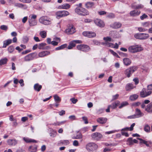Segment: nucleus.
<instances>
[{"label":"nucleus","instance_id":"obj_1","mask_svg":"<svg viewBox=\"0 0 152 152\" xmlns=\"http://www.w3.org/2000/svg\"><path fill=\"white\" fill-rule=\"evenodd\" d=\"M75 12L78 15L84 16L89 15L88 10L83 7H76L75 9Z\"/></svg>","mask_w":152,"mask_h":152},{"label":"nucleus","instance_id":"obj_2","mask_svg":"<svg viewBox=\"0 0 152 152\" xmlns=\"http://www.w3.org/2000/svg\"><path fill=\"white\" fill-rule=\"evenodd\" d=\"M86 148L89 152H92L98 148V146L94 142H91L87 143L86 145Z\"/></svg>","mask_w":152,"mask_h":152},{"label":"nucleus","instance_id":"obj_3","mask_svg":"<svg viewBox=\"0 0 152 152\" xmlns=\"http://www.w3.org/2000/svg\"><path fill=\"white\" fill-rule=\"evenodd\" d=\"M143 50L142 48L138 45H131L128 48L129 51L132 53H134L141 51Z\"/></svg>","mask_w":152,"mask_h":152},{"label":"nucleus","instance_id":"obj_4","mask_svg":"<svg viewBox=\"0 0 152 152\" xmlns=\"http://www.w3.org/2000/svg\"><path fill=\"white\" fill-rule=\"evenodd\" d=\"M137 69V67L136 66L131 67L126 69L124 71V73L127 77L129 78Z\"/></svg>","mask_w":152,"mask_h":152},{"label":"nucleus","instance_id":"obj_5","mask_svg":"<svg viewBox=\"0 0 152 152\" xmlns=\"http://www.w3.org/2000/svg\"><path fill=\"white\" fill-rule=\"evenodd\" d=\"M37 56V53L36 52L29 53L25 56L23 59L25 61H30L34 59Z\"/></svg>","mask_w":152,"mask_h":152},{"label":"nucleus","instance_id":"obj_6","mask_svg":"<svg viewBox=\"0 0 152 152\" xmlns=\"http://www.w3.org/2000/svg\"><path fill=\"white\" fill-rule=\"evenodd\" d=\"M39 22L44 25H48L51 23V20L45 16L42 17L39 19Z\"/></svg>","mask_w":152,"mask_h":152},{"label":"nucleus","instance_id":"obj_7","mask_svg":"<svg viewBox=\"0 0 152 152\" xmlns=\"http://www.w3.org/2000/svg\"><path fill=\"white\" fill-rule=\"evenodd\" d=\"M76 48L77 50L84 52H88L90 49L89 46L86 45H77Z\"/></svg>","mask_w":152,"mask_h":152},{"label":"nucleus","instance_id":"obj_8","mask_svg":"<svg viewBox=\"0 0 152 152\" xmlns=\"http://www.w3.org/2000/svg\"><path fill=\"white\" fill-rule=\"evenodd\" d=\"M134 37L137 39H145L149 37V35L148 34H146L137 33L134 35Z\"/></svg>","mask_w":152,"mask_h":152},{"label":"nucleus","instance_id":"obj_9","mask_svg":"<svg viewBox=\"0 0 152 152\" xmlns=\"http://www.w3.org/2000/svg\"><path fill=\"white\" fill-rule=\"evenodd\" d=\"M102 135L99 132H95L92 134L91 137L92 139L94 140L99 141L102 137Z\"/></svg>","mask_w":152,"mask_h":152},{"label":"nucleus","instance_id":"obj_10","mask_svg":"<svg viewBox=\"0 0 152 152\" xmlns=\"http://www.w3.org/2000/svg\"><path fill=\"white\" fill-rule=\"evenodd\" d=\"M151 91H148L143 88L140 92V96L142 97H145L151 94Z\"/></svg>","mask_w":152,"mask_h":152},{"label":"nucleus","instance_id":"obj_11","mask_svg":"<svg viewBox=\"0 0 152 152\" xmlns=\"http://www.w3.org/2000/svg\"><path fill=\"white\" fill-rule=\"evenodd\" d=\"M103 39L105 41L104 42H102V44L105 46L109 47V46L112 43H110L109 42L113 41V40L109 37H104Z\"/></svg>","mask_w":152,"mask_h":152},{"label":"nucleus","instance_id":"obj_12","mask_svg":"<svg viewBox=\"0 0 152 152\" xmlns=\"http://www.w3.org/2000/svg\"><path fill=\"white\" fill-rule=\"evenodd\" d=\"M95 24L97 26L101 27H103L104 26V24L102 20L100 19H96L94 20Z\"/></svg>","mask_w":152,"mask_h":152},{"label":"nucleus","instance_id":"obj_13","mask_svg":"<svg viewBox=\"0 0 152 152\" xmlns=\"http://www.w3.org/2000/svg\"><path fill=\"white\" fill-rule=\"evenodd\" d=\"M7 142L8 145L13 146H15L17 144L18 141L15 139H9L7 140Z\"/></svg>","mask_w":152,"mask_h":152},{"label":"nucleus","instance_id":"obj_14","mask_svg":"<svg viewBox=\"0 0 152 152\" xmlns=\"http://www.w3.org/2000/svg\"><path fill=\"white\" fill-rule=\"evenodd\" d=\"M66 32L68 34H72L75 32V29L72 26H69L68 28L66 29Z\"/></svg>","mask_w":152,"mask_h":152},{"label":"nucleus","instance_id":"obj_15","mask_svg":"<svg viewBox=\"0 0 152 152\" xmlns=\"http://www.w3.org/2000/svg\"><path fill=\"white\" fill-rule=\"evenodd\" d=\"M137 118H139L142 117L144 115V113H142L140 110L137 108L135 110V114Z\"/></svg>","mask_w":152,"mask_h":152},{"label":"nucleus","instance_id":"obj_16","mask_svg":"<svg viewBox=\"0 0 152 152\" xmlns=\"http://www.w3.org/2000/svg\"><path fill=\"white\" fill-rule=\"evenodd\" d=\"M28 22L30 26H33L37 25V22L35 20L28 18Z\"/></svg>","mask_w":152,"mask_h":152},{"label":"nucleus","instance_id":"obj_17","mask_svg":"<svg viewBox=\"0 0 152 152\" xmlns=\"http://www.w3.org/2000/svg\"><path fill=\"white\" fill-rule=\"evenodd\" d=\"M14 5L15 7L24 9H26L27 8V6L26 5L20 3H15L14 4Z\"/></svg>","mask_w":152,"mask_h":152},{"label":"nucleus","instance_id":"obj_18","mask_svg":"<svg viewBox=\"0 0 152 152\" xmlns=\"http://www.w3.org/2000/svg\"><path fill=\"white\" fill-rule=\"evenodd\" d=\"M50 53L48 51H44L39 53V56L40 57H42L46 56L49 55Z\"/></svg>","mask_w":152,"mask_h":152},{"label":"nucleus","instance_id":"obj_19","mask_svg":"<svg viewBox=\"0 0 152 152\" xmlns=\"http://www.w3.org/2000/svg\"><path fill=\"white\" fill-rule=\"evenodd\" d=\"M70 7V5L68 4H64L62 5L59 6L58 8L60 9L67 10Z\"/></svg>","mask_w":152,"mask_h":152},{"label":"nucleus","instance_id":"obj_20","mask_svg":"<svg viewBox=\"0 0 152 152\" xmlns=\"http://www.w3.org/2000/svg\"><path fill=\"white\" fill-rule=\"evenodd\" d=\"M140 11L137 10H134L131 11L130 12V15L132 16H135L139 15L140 13Z\"/></svg>","mask_w":152,"mask_h":152},{"label":"nucleus","instance_id":"obj_21","mask_svg":"<svg viewBox=\"0 0 152 152\" xmlns=\"http://www.w3.org/2000/svg\"><path fill=\"white\" fill-rule=\"evenodd\" d=\"M107 120L106 118L100 117L97 119V121L100 124H104L106 122Z\"/></svg>","mask_w":152,"mask_h":152},{"label":"nucleus","instance_id":"obj_22","mask_svg":"<svg viewBox=\"0 0 152 152\" xmlns=\"http://www.w3.org/2000/svg\"><path fill=\"white\" fill-rule=\"evenodd\" d=\"M145 110L149 113H152V102H151L147 106Z\"/></svg>","mask_w":152,"mask_h":152},{"label":"nucleus","instance_id":"obj_23","mask_svg":"<svg viewBox=\"0 0 152 152\" xmlns=\"http://www.w3.org/2000/svg\"><path fill=\"white\" fill-rule=\"evenodd\" d=\"M37 146L34 145L30 146L28 148V150L30 152H36L37 151Z\"/></svg>","mask_w":152,"mask_h":152},{"label":"nucleus","instance_id":"obj_24","mask_svg":"<svg viewBox=\"0 0 152 152\" xmlns=\"http://www.w3.org/2000/svg\"><path fill=\"white\" fill-rule=\"evenodd\" d=\"M122 24L121 23L119 22H115L112 24L111 26L115 29H117L120 28Z\"/></svg>","mask_w":152,"mask_h":152},{"label":"nucleus","instance_id":"obj_25","mask_svg":"<svg viewBox=\"0 0 152 152\" xmlns=\"http://www.w3.org/2000/svg\"><path fill=\"white\" fill-rule=\"evenodd\" d=\"M23 140L27 143L33 142L36 143L37 142V141L34 139H30L28 137H23Z\"/></svg>","mask_w":152,"mask_h":152},{"label":"nucleus","instance_id":"obj_26","mask_svg":"<svg viewBox=\"0 0 152 152\" xmlns=\"http://www.w3.org/2000/svg\"><path fill=\"white\" fill-rule=\"evenodd\" d=\"M124 64L126 66L130 65L131 63V61L130 59L128 58H125L123 59Z\"/></svg>","mask_w":152,"mask_h":152},{"label":"nucleus","instance_id":"obj_27","mask_svg":"<svg viewBox=\"0 0 152 152\" xmlns=\"http://www.w3.org/2000/svg\"><path fill=\"white\" fill-rule=\"evenodd\" d=\"M131 6L134 9H139L143 7V6L141 4H132Z\"/></svg>","mask_w":152,"mask_h":152},{"label":"nucleus","instance_id":"obj_28","mask_svg":"<svg viewBox=\"0 0 152 152\" xmlns=\"http://www.w3.org/2000/svg\"><path fill=\"white\" fill-rule=\"evenodd\" d=\"M12 42V40L11 39H9L4 41L2 47L3 48H6L7 45L11 43Z\"/></svg>","mask_w":152,"mask_h":152},{"label":"nucleus","instance_id":"obj_29","mask_svg":"<svg viewBox=\"0 0 152 152\" xmlns=\"http://www.w3.org/2000/svg\"><path fill=\"white\" fill-rule=\"evenodd\" d=\"M94 4L92 2H88L85 4V7L87 8H90L93 7L94 5Z\"/></svg>","mask_w":152,"mask_h":152},{"label":"nucleus","instance_id":"obj_30","mask_svg":"<svg viewBox=\"0 0 152 152\" xmlns=\"http://www.w3.org/2000/svg\"><path fill=\"white\" fill-rule=\"evenodd\" d=\"M120 102L118 101H117L113 103L111 105H109L110 106L111 108L112 109H114L116 108L119 105Z\"/></svg>","mask_w":152,"mask_h":152},{"label":"nucleus","instance_id":"obj_31","mask_svg":"<svg viewBox=\"0 0 152 152\" xmlns=\"http://www.w3.org/2000/svg\"><path fill=\"white\" fill-rule=\"evenodd\" d=\"M42 88V86L39 85L38 83H36L34 86V89L37 91H39Z\"/></svg>","mask_w":152,"mask_h":152},{"label":"nucleus","instance_id":"obj_32","mask_svg":"<svg viewBox=\"0 0 152 152\" xmlns=\"http://www.w3.org/2000/svg\"><path fill=\"white\" fill-rule=\"evenodd\" d=\"M75 46V43L74 42L72 41L70 42L67 47V48L68 49H71Z\"/></svg>","mask_w":152,"mask_h":152},{"label":"nucleus","instance_id":"obj_33","mask_svg":"<svg viewBox=\"0 0 152 152\" xmlns=\"http://www.w3.org/2000/svg\"><path fill=\"white\" fill-rule=\"evenodd\" d=\"M150 127L148 124H145L144 126V130L147 132H149L150 131Z\"/></svg>","mask_w":152,"mask_h":152},{"label":"nucleus","instance_id":"obj_34","mask_svg":"<svg viewBox=\"0 0 152 152\" xmlns=\"http://www.w3.org/2000/svg\"><path fill=\"white\" fill-rule=\"evenodd\" d=\"M67 45L66 44H64L61 45V46L56 48H55L56 50H59L63 49L67 47Z\"/></svg>","mask_w":152,"mask_h":152},{"label":"nucleus","instance_id":"obj_35","mask_svg":"<svg viewBox=\"0 0 152 152\" xmlns=\"http://www.w3.org/2000/svg\"><path fill=\"white\" fill-rule=\"evenodd\" d=\"M7 60V59L6 58L1 59L0 60V65H2L6 64Z\"/></svg>","mask_w":152,"mask_h":152},{"label":"nucleus","instance_id":"obj_36","mask_svg":"<svg viewBox=\"0 0 152 152\" xmlns=\"http://www.w3.org/2000/svg\"><path fill=\"white\" fill-rule=\"evenodd\" d=\"M56 132L53 130H51V132L49 133L50 136L52 137H55L56 135Z\"/></svg>","mask_w":152,"mask_h":152},{"label":"nucleus","instance_id":"obj_37","mask_svg":"<svg viewBox=\"0 0 152 152\" xmlns=\"http://www.w3.org/2000/svg\"><path fill=\"white\" fill-rule=\"evenodd\" d=\"M62 13V11H58L56 12V15L57 18H59L63 17Z\"/></svg>","mask_w":152,"mask_h":152},{"label":"nucleus","instance_id":"obj_38","mask_svg":"<svg viewBox=\"0 0 152 152\" xmlns=\"http://www.w3.org/2000/svg\"><path fill=\"white\" fill-rule=\"evenodd\" d=\"M39 34L42 38H45L46 37V32L43 31L40 32Z\"/></svg>","mask_w":152,"mask_h":152},{"label":"nucleus","instance_id":"obj_39","mask_svg":"<svg viewBox=\"0 0 152 152\" xmlns=\"http://www.w3.org/2000/svg\"><path fill=\"white\" fill-rule=\"evenodd\" d=\"M138 97V96L137 94H134L131 95L130 96V99L131 100L133 101L137 99Z\"/></svg>","mask_w":152,"mask_h":152},{"label":"nucleus","instance_id":"obj_40","mask_svg":"<svg viewBox=\"0 0 152 152\" xmlns=\"http://www.w3.org/2000/svg\"><path fill=\"white\" fill-rule=\"evenodd\" d=\"M54 97L55 101L59 103L61 101V99L58 95H55Z\"/></svg>","mask_w":152,"mask_h":152},{"label":"nucleus","instance_id":"obj_41","mask_svg":"<svg viewBox=\"0 0 152 152\" xmlns=\"http://www.w3.org/2000/svg\"><path fill=\"white\" fill-rule=\"evenodd\" d=\"M128 104V103L126 102H122L119 106V108H121L122 107L126 106Z\"/></svg>","mask_w":152,"mask_h":152},{"label":"nucleus","instance_id":"obj_42","mask_svg":"<svg viewBox=\"0 0 152 152\" xmlns=\"http://www.w3.org/2000/svg\"><path fill=\"white\" fill-rule=\"evenodd\" d=\"M133 86L132 84H128L126 86V89L127 90H129L133 89Z\"/></svg>","mask_w":152,"mask_h":152},{"label":"nucleus","instance_id":"obj_43","mask_svg":"<svg viewBox=\"0 0 152 152\" xmlns=\"http://www.w3.org/2000/svg\"><path fill=\"white\" fill-rule=\"evenodd\" d=\"M127 142H128V145H132L134 144L133 141V139L132 137L128 138Z\"/></svg>","mask_w":152,"mask_h":152},{"label":"nucleus","instance_id":"obj_44","mask_svg":"<svg viewBox=\"0 0 152 152\" xmlns=\"http://www.w3.org/2000/svg\"><path fill=\"white\" fill-rule=\"evenodd\" d=\"M62 12L63 17L66 16L69 14L68 11L66 10L62 11Z\"/></svg>","mask_w":152,"mask_h":152},{"label":"nucleus","instance_id":"obj_45","mask_svg":"<svg viewBox=\"0 0 152 152\" xmlns=\"http://www.w3.org/2000/svg\"><path fill=\"white\" fill-rule=\"evenodd\" d=\"M109 47L118 49V45L117 43H115V45L113 43L110 44V45L109 46Z\"/></svg>","mask_w":152,"mask_h":152},{"label":"nucleus","instance_id":"obj_46","mask_svg":"<svg viewBox=\"0 0 152 152\" xmlns=\"http://www.w3.org/2000/svg\"><path fill=\"white\" fill-rule=\"evenodd\" d=\"M88 35L89 36V37H88L89 38L94 37L96 36V34L93 32L90 31Z\"/></svg>","mask_w":152,"mask_h":152},{"label":"nucleus","instance_id":"obj_47","mask_svg":"<svg viewBox=\"0 0 152 152\" xmlns=\"http://www.w3.org/2000/svg\"><path fill=\"white\" fill-rule=\"evenodd\" d=\"M14 50V48L12 46H10L8 48V50L10 53H12Z\"/></svg>","mask_w":152,"mask_h":152},{"label":"nucleus","instance_id":"obj_48","mask_svg":"<svg viewBox=\"0 0 152 152\" xmlns=\"http://www.w3.org/2000/svg\"><path fill=\"white\" fill-rule=\"evenodd\" d=\"M60 142L61 143L65 145H67L69 144V141L67 140H61Z\"/></svg>","mask_w":152,"mask_h":152},{"label":"nucleus","instance_id":"obj_49","mask_svg":"<svg viewBox=\"0 0 152 152\" xmlns=\"http://www.w3.org/2000/svg\"><path fill=\"white\" fill-rule=\"evenodd\" d=\"M82 137V135L81 133L77 132V134L75 137V139H80Z\"/></svg>","mask_w":152,"mask_h":152},{"label":"nucleus","instance_id":"obj_50","mask_svg":"<svg viewBox=\"0 0 152 152\" xmlns=\"http://www.w3.org/2000/svg\"><path fill=\"white\" fill-rule=\"evenodd\" d=\"M107 17L109 18H112L115 17V15L113 13H110L107 14Z\"/></svg>","mask_w":152,"mask_h":152},{"label":"nucleus","instance_id":"obj_51","mask_svg":"<svg viewBox=\"0 0 152 152\" xmlns=\"http://www.w3.org/2000/svg\"><path fill=\"white\" fill-rule=\"evenodd\" d=\"M110 51L114 56L117 57L118 58L119 57L118 54L114 52L113 50H110Z\"/></svg>","mask_w":152,"mask_h":152},{"label":"nucleus","instance_id":"obj_52","mask_svg":"<svg viewBox=\"0 0 152 152\" xmlns=\"http://www.w3.org/2000/svg\"><path fill=\"white\" fill-rule=\"evenodd\" d=\"M142 25L144 27H148L149 26V23L148 22H146L142 23Z\"/></svg>","mask_w":152,"mask_h":152},{"label":"nucleus","instance_id":"obj_53","mask_svg":"<svg viewBox=\"0 0 152 152\" xmlns=\"http://www.w3.org/2000/svg\"><path fill=\"white\" fill-rule=\"evenodd\" d=\"M37 18V16L36 15L34 14H31L29 16V18H28L33 20H35Z\"/></svg>","mask_w":152,"mask_h":152},{"label":"nucleus","instance_id":"obj_54","mask_svg":"<svg viewBox=\"0 0 152 152\" xmlns=\"http://www.w3.org/2000/svg\"><path fill=\"white\" fill-rule=\"evenodd\" d=\"M46 45V44L44 43H41L39 44V45L38 46V48L39 49H42L44 46H45Z\"/></svg>","mask_w":152,"mask_h":152},{"label":"nucleus","instance_id":"obj_55","mask_svg":"<svg viewBox=\"0 0 152 152\" xmlns=\"http://www.w3.org/2000/svg\"><path fill=\"white\" fill-rule=\"evenodd\" d=\"M90 31H84L82 33L83 35L85 36L86 37H89V36L88 35L89 34V33Z\"/></svg>","mask_w":152,"mask_h":152},{"label":"nucleus","instance_id":"obj_56","mask_svg":"<svg viewBox=\"0 0 152 152\" xmlns=\"http://www.w3.org/2000/svg\"><path fill=\"white\" fill-rule=\"evenodd\" d=\"M1 28L2 30L6 31L8 28V27L6 25H3L1 26Z\"/></svg>","mask_w":152,"mask_h":152},{"label":"nucleus","instance_id":"obj_57","mask_svg":"<svg viewBox=\"0 0 152 152\" xmlns=\"http://www.w3.org/2000/svg\"><path fill=\"white\" fill-rule=\"evenodd\" d=\"M66 122V121H64L61 122H58L56 123V125L58 126L64 124Z\"/></svg>","mask_w":152,"mask_h":152},{"label":"nucleus","instance_id":"obj_58","mask_svg":"<svg viewBox=\"0 0 152 152\" xmlns=\"http://www.w3.org/2000/svg\"><path fill=\"white\" fill-rule=\"evenodd\" d=\"M148 17V16L146 14H144L140 17V18L141 20H143Z\"/></svg>","mask_w":152,"mask_h":152},{"label":"nucleus","instance_id":"obj_59","mask_svg":"<svg viewBox=\"0 0 152 152\" xmlns=\"http://www.w3.org/2000/svg\"><path fill=\"white\" fill-rule=\"evenodd\" d=\"M73 145L74 146H77L79 145V143L77 140H75L74 141L73 143Z\"/></svg>","mask_w":152,"mask_h":152},{"label":"nucleus","instance_id":"obj_60","mask_svg":"<svg viewBox=\"0 0 152 152\" xmlns=\"http://www.w3.org/2000/svg\"><path fill=\"white\" fill-rule=\"evenodd\" d=\"M31 50H27L22 52L21 53L22 55H25L31 52Z\"/></svg>","mask_w":152,"mask_h":152},{"label":"nucleus","instance_id":"obj_61","mask_svg":"<svg viewBox=\"0 0 152 152\" xmlns=\"http://www.w3.org/2000/svg\"><path fill=\"white\" fill-rule=\"evenodd\" d=\"M138 29L140 32H144L147 30V29L144 28L142 27H139Z\"/></svg>","mask_w":152,"mask_h":152},{"label":"nucleus","instance_id":"obj_62","mask_svg":"<svg viewBox=\"0 0 152 152\" xmlns=\"http://www.w3.org/2000/svg\"><path fill=\"white\" fill-rule=\"evenodd\" d=\"M70 100L72 101L73 104H75L77 101V99H75V98H72L70 99Z\"/></svg>","mask_w":152,"mask_h":152},{"label":"nucleus","instance_id":"obj_63","mask_svg":"<svg viewBox=\"0 0 152 152\" xmlns=\"http://www.w3.org/2000/svg\"><path fill=\"white\" fill-rule=\"evenodd\" d=\"M28 19V18L27 16L24 17L22 19V22L24 23H26Z\"/></svg>","mask_w":152,"mask_h":152},{"label":"nucleus","instance_id":"obj_64","mask_svg":"<svg viewBox=\"0 0 152 152\" xmlns=\"http://www.w3.org/2000/svg\"><path fill=\"white\" fill-rule=\"evenodd\" d=\"M119 95L118 94H116L115 95L113 96V98L112 100H115L117 99L119 97Z\"/></svg>","mask_w":152,"mask_h":152}]
</instances>
